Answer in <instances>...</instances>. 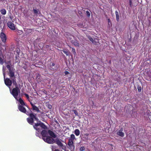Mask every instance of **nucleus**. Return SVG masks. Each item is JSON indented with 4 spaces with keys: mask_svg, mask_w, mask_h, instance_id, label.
Returning <instances> with one entry per match:
<instances>
[{
    "mask_svg": "<svg viewBox=\"0 0 151 151\" xmlns=\"http://www.w3.org/2000/svg\"><path fill=\"white\" fill-rule=\"evenodd\" d=\"M18 109L20 111L26 114L27 115L29 116V117L27 119V120L28 123L32 125L33 124L34 119L36 120L38 119V118L36 117V114H35L34 115L33 113H31V112H32L30 110V112L27 111L24 106L20 105L19 104L18 105Z\"/></svg>",
    "mask_w": 151,
    "mask_h": 151,
    "instance_id": "nucleus-1",
    "label": "nucleus"
},
{
    "mask_svg": "<svg viewBox=\"0 0 151 151\" xmlns=\"http://www.w3.org/2000/svg\"><path fill=\"white\" fill-rule=\"evenodd\" d=\"M6 64V67L9 70V75L10 78L12 79V83L14 85L15 87L18 86L16 82V80L15 79V77L14 75V70L15 69L12 66V63L10 60H9L7 62H5Z\"/></svg>",
    "mask_w": 151,
    "mask_h": 151,
    "instance_id": "nucleus-2",
    "label": "nucleus"
},
{
    "mask_svg": "<svg viewBox=\"0 0 151 151\" xmlns=\"http://www.w3.org/2000/svg\"><path fill=\"white\" fill-rule=\"evenodd\" d=\"M33 126L34 128L36 130V135L39 137H40V131L42 129H47V127L40 121H39L38 122L35 123L32 125Z\"/></svg>",
    "mask_w": 151,
    "mask_h": 151,
    "instance_id": "nucleus-3",
    "label": "nucleus"
},
{
    "mask_svg": "<svg viewBox=\"0 0 151 151\" xmlns=\"http://www.w3.org/2000/svg\"><path fill=\"white\" fill-rule=\"evenodd\" d=\"M20 93V90L18 86H16L15 88L13 89L11 93L12 95L16 99H17V97L18 94Z\"/></svg>",
    "mask_w": 151,
    "mask_h": 151,
    "instance_id": "nucleus-4",
    "label": "nucleus"
},
{
    "mask_svg": "<svg viewBox=\"0 0 151 151\" xmlns=\"http://www.w3.org/2000/svg\"><path fill=\"white\" fill-rule=\"evenodd\" d=\"M5 73L4 71L3 75L4 76V83L6 86L10 88L12 84V80H11L9 78H7L5 79Z\"/></svg>",
    "mask_w": 151,
    "mask_h": 151,
    "instance_id": "nucleus-5",
    "label": "nucleus"
},
{
    "mask_svg": "<svg viewBox=\"0 0 151 151\" xmlns=\"http://www.w3.org/2000/svg\"><path fill=\"white\" fill-rule=\"evenodd\" d=\"M68 148L71 151H74L75 148V144L71 140H68Z\"/></svg>",
    "mask_w": 151,
    "mask_h": 151,
    "instance_id": "nucleus-6",
    "label": "nucleus"
},
{
    "mask_svg": "<svg viewBox=\"0 0 151 151\" xmlns=\"http://www.w3.org/2000/svg\"><path fill=\"white\" fill-rule=\"evenodd\" d=\"M42 139L45 142L49 144H52L55 143V139L49 136H47L46 138H42Z\"/></svg>",
    "mask_w": 151,
    "mask_h": 151,
    "instance_id": "nucleus-7",
    "label": "nucleus"
},
{
    "mask_svg": "<svg viewBox=\"0 0 151 151\" xmlns=\"http://www.w3.org/2000/svg\"><path fill=\"white\" fill-rule=\"evenodd\" d=\"M8 27L12 30H14L16 29L15 26L11 21H8L7 23Z\"/></svg>",
    "mask_w": 151,
    "mask_h": 151,
    "instance_id": "nucleus-8",
    "label": "nucleus"
},
{
    "mask_svg": "<svg viewBox=\"0 0 151 151\" xmlns=\"http://www.w3.org/2000/svg\"><path fill=\"white\" fill-rule=\"evenodd\" d=\"M0 37L3 43L6 42V35L4 32H1V33Z\"/></svg>",
    "mask_w": 151,
    "mask_h": 151,
    "instance_id": "nucleus-9",
    "label": "nucleus"
},
{
    "mask_svg": "<svg viewBox=\"0 0 151 151\" xmlns=\"http://www.w3.org/2000/svg\"><path fill=\"white\" fill-rule=\"evenodd\" d=\"M60 139L56 138L54 140L55 143H56L59 147H63V144L61 142Z\"/></svg>",
    "mask_w": 151,
    "mask_h": 151,
    "instance_id": "nucleus-10",
    "label": "nucleus"
},
{
    "mask_svg": "<svg viewBox=\"0 0 151 151\" xmlns=\"http://www.w3.org/2000/svg\"><path fill=\"white\" fill-rule=\"evenodd\" d=\"M40 133V136L42 135V138H46L47 137V132L45 129L42 130V131L41 130Z\"/></svg>",
    "mask_w": 151,
    "mask_h": 151,
    "instance_id": "nucleus-11",
    "label": "nucleus"
},
{
    "mask_svg": "<svg viewBox=\"0 0 151 151\" xmlns=\"http://www.w3.org/2000/svg\"><path fill=\"white\" fill-rule=\"evenodd\" d=\"M30 104L32 107V109L33 110L36 111L37 112H40V110L32 102H30Z\"/></svg>",
    "mask_w": 151,
    "mask_h": 151,
    "instance_id": "nucleus-12",
    "label": "nucleus"
},
{
    "mask_svg": "<svg viewBox=\"0 0 151 151\" xmlns=\"http://www.w3.org/2000/svg\"><path fill=\"white\" fill-rule=\"evenodd\" d=\"M32 29H27L25 28L24 29V31L25 32V34L26 35L31 33Z\"/></svg>",
    "mask_w": 151,
    "mask_h": 151,
    "instance_id": "nucleus-13",
    "label": "nucleus"
},
{
    "mask_svg": "<svg viewBox=\"0 0 151 151\" xmlns=\"http://www.w3.org/2000/svg\"><path fill=\"white\" fill-rule=\"evenodd\" d=\"M48 132L49 134L52 138H55L56 137V135L52 131L49 130H48Z\"/></svg>",
    "mask_w": 151,
    "mask_h": 151,
    "instance_id": "nucleus-14",
    "label": "nucleus"
},
{
    "mask_svg": "<svg viewBox=\"0 0 151 151\" xmlns=\"http://www.w3.org/2000/svg\"><path fill=\"white\" fill-rule=\"evenodd\" d=\"M19 103L21 105H22V106H25L27 107V104L24 103L23 100L21 98H20L18 100Z\"/></svg>",
    "mask_w": 151,
    "mask_h": 151,
    "instance_id": "nucleus-15",
    "label": "nucleus"
},
{
    "mask_svg": "<svg viewBox=\"0 0 151 151\" xmlns=\"http://www.w3.org/2000/svg\"><path fill=\"white\" fill-rule=\"evenodd\" d=\"M115 13L116 16V20L118 22L119 21V15H120V14L117 11H115Z\"/></svg>",
    "mask_w": 151,
    "mask_h": 151,
    "instance_id": "nucleus-16",
    "label": "nucleus"
},
{
    "mask_svg": "<svg viewBox=\"0 0 151 151\" xmlns=\"http://www.w3.org/2000/svg\"><path fill=\"white\" fill-rule=\"evenodd\" d=\"M62 51L67 56H69L70 55V52L67 49H64Z\"/></svg>",
    "mask_w": 151,
    "mask_h": 151,
    "instance_id": "nucleus-17",
    "label": "nucleus"
},
{
    "mask_svg": "<svg viewBox=\"0 0 151 151\" xmlns=\"http://www.w3.org/2000/svg\"><path fill=\"white\" fill-rule=\"evenodd\" d=\"M88 39L90 40L91 41L93 44H96L97 42L95 41L96 39H93L92 37H88Z\"/></svg>",
    "mask_w": 151,
    "mask_h": 151,
    "instance_id": "nucleus-18",
    "label": "nucleus"
},
{
    "mask_svg": "<svg viewBox=\"0 0 151 151\" xmlns=\"http://www.w3.org/2000/svg\"><path fill=\"white\" fill-rule=\"evenodd\" d=\"M116 134L118 135L121 137H123L124 136V133L122 132L118 131L117 132Z\"/></svg>",
    "mask_w": 151,
    "mask_h": 151,
    "instance_id": "nucleus-19",
    "label": "nucleus"
},
{
    "mask_svg": "<svg viewBox=\"0 0 151 151\" xmlns=\"http://www.w3.org/2000/svg\"><path fill=\"white\" fill-rule=\"evenodd\" d=\"M74 133L76 136H79L80 134V130L78 129H76L75 130Z\"/></svg>",
    "mask_w": 151,
    "mask_h": 151,
    "instance_id": "nucleus-20",
    "label": "nucleus"
},
{
    "mask_svg": "<svg viewBox=\"0 0 151 151\" xmlns=\"http://www.w3.org/2000/svg\"><path fill=\"white\" fill-rule=\"evenodd\" d=\"M71 43L76 46H79V44L77 41H73L72 40L71 42Z\"/></svg>",
    "mask_w": 151,
    "mask_h": 151,
    "instance_id": "nucleus-21",
    "label": "nucleus"
},
{
    "mask_svg": "<svg viewBox=\"0 0 151 151\" xmlns=\"http://www.w3.org/2000/svg\"><path fill=\"white\" fill-rule=\"evenodd\" d=\"M50 69L52 71H54L55 70V69L54 68H52V66H54L55 65V64L54 63L51 62L50 63Z\"/></svg>",
    "mask_w": 151,
    "mask_h": 151,
    "instance_id": "nucleus-22",
    "label": "nucleus"
},
{
    "mask_svg": "<svg viewBox=\"0 0 151 151\" xmlns=\"http://www.w3.org/2000/svg\"><path fill=\"white\" fill-rule=\"evenodd\" d=\"M70 138L68 140H71L72 141L75 139V136L73 134H71L70 135Z\"/></svg>",
    "mask_w": 151,
    "mask_h": 151,
    "instance_id": "nucleus-23",
    "label": "nucleus"
},
{
    "mask_svg": "<svg viewBox=\"0 0 151 151\" xmlns=\"http://www.w3.org/2000/svg\"><path fill=\"white\" fill-rule=\"evenodd\" d=\"M0 12L3 15H5L6 14V11L4 9H3L0 10Z\"/></svg>",
    "mask_w": 151,
    "mask_h": 151,
    "instance_id": "nucleus-24",
    "label": "nucleus"
},
{
    "mask_svg": "<svg viewBox=\"0 0 151 151\" xmlns=\"http://www.w3.org/2000/svg\"><path fill=\"white\" fill-rule=\"evenodd\" d=\"M8 61H7V62ZM5 62H6V61H5L4 62V61L3 59L1 57H0V64L1 65H3L4 63H5ZM6 64V63H5ZM6 65H7L6 64H5Z\"/></svg>",
    "mask_w": 151,
    "mask_h": 151,
    "instance_id": "nucleus-25",
    "label": "nucleus"
},
{
    "mask_svg": "<svg viewBox=\"0 0 151 151\" xmlns=\"http://www.w3.org/2000/svg\"><path fill=\"white\" fill-rule=\"evenodd\" d=\"M33 11L34 12V13L35 15H37L38 14V10L33 8Z\"/></svg>",
    "mask_w": 151,
    "mask_h": 151,
    "instance_id": "nucleus-26",
    "label": "nucleus"
},
{
    "mask_svg": "<svg viewBox=\"0 0 151 151\" xmlns=\"http://www.w3.org/2000/svg\"><path fill=\"white\" fill-rule=\"evenodd\" d=\"M137 88L138 89V91L139 92H141L142 91V87L140 85H138L137 86Z\"/></svg>",
    "mask_w": 151,
    "mask_h": 151,
    "instance_id": "nucleus-27",
    "label": "nucleus"
},
{
    "mask_svg": "<svg viewBox=\"0 0 151 151\" xmlns=\"http://www.w3.org/2000/svg\"><path fill=\"white\" fill-rule=\"evenodd\" d=\"M85 150V148L84 146L81 147L79 148V151H84Z\"/></svg>",
    "mask_w": 151,
    "mask_h": 151,
    "instance_id": "nucleus-28",
    "label": "nucleus"
},
{
    "mask_svg": "<svg viewBox=\"0 0 151 151\" xmlns=\"http://www.w3.org/2000/svg\"><path fill=\"white\" fill-rule=\"evenodd\" d=\"M72 52L73 53L74 55H75L76 54V50L75 48H72Z\"/></svg>",
    "mask_w": 151,
    "mask_h": 151,
    "instance_id": "nucleus-29",
    "label": "nucleus"
},
{
    "mask_svg": "<svg viewBox=\"0 0 151 151\" xmlns=\"http://www.w3.org/2000/svg\"><path fill=\"white\" fill-rule=\"evenodd\" d=\"M72 111L74 112V113L75 114L76 116H78V113L77 112V111L75 110H72Z\"/></svg>",
    "mask_w": 151,
    "mask_h": 151,
    "instance_id": "nucleus-30",
    "label": "nucleus"
},
{
    "mask_svg": "<svg viewBox=\"0 0 151 151\" xmlns=\"http://www.w3.org/2000/svg\"><path fill=\"white\" fill-rule=\"evenodd\" d=\"M86 13L87 16L88 17H89L90 16V12L88 11H86Z\"/></svg>",
    "mask_w": 151,
    "mask_h": 151,
    "instance_id": "nucleus-31",
    "label": "nucleus"
},
{
    "mask_svg": "<svg viewBox=\"0 0 151 151\" xmlns=\"http://www.w3.org/2000/svg\"><path fill=\"white\" fill-rule=\"evenodd\" d=\"M18 32L19 35H21L23 33V31L22 30H18Z\"/></svg>",
    "mask_w": 151,
    "mask_h": 151,
    "instance_id": "nucleus-32",
    "label": "nucleus"
},
{
    "mask_svg": "<svg viewBox=\"0 0 151 151\" xmlns=\"http://www.w3.org/2000/svg\"><path fill=\"white\" fill-rule=\"evenodd\" d=\"M129 4L130 6L132 7V1L131 0H129Z\"/></svg>",
    "mask_w": 151,
    "mask_h": 151,
    "instance_id": "nucleus-33",
    "label": "nucleus"
},
{
    "mask_svg": "<svg viewBox=\"0 0 151 151\" xmlns=\"http://www.w3.org/2000/svg\"><path fill=\"white\" fill-rule=\"evenodd\" d=\"M24 94L25 95L27 98H28V97H29V95L26 93H24Z\"/></svg>",
    "mask_w": 151,
    "mask_h": 151,
    "instance_id": "nucleus-34",
    "label": "nucleus"
},
{
    "mask_svg": "<svg viewBox=\"0 0 151 151\" xmlns=\"http://www.w3.org/2000/svg\"><path fill=\"white\" fill-rule=\"evenodd\" d=\"M108 24H109V23H110V24H111V20L109 18L108 19Z\"/></svg>",
    "mask_w": 151,
    "mask_h": 151,
    "instance_id": "nucleus-35",
    "label": "nucleus"
},
{
    "mask_svg": "<svg viewBox=\"0 0 151 151\" xmlns=\"http://www.w3.org/2000/svg\"><path fill=\"white\" fill-rule=\"evenodd\" d=\"M65 75H68L69 74V73L68 71H65Z\"/></svg>",
    "mask_w": 151,
    "mask_h": 151,
    "instance_id": "nucleus-36",
    "label": "nucleus"
},
{
    "mask_svg": "<svg viewBox=\"0 0 151 151\" xmlns=\"http://www.w3.org/2000/svg\"><path fill=\"white\" fill-rule=\"evenodd\" d=\"M50 45H45V47L46 48H48L49 47H50Z\"/></svg>",
    "mask_w": 151,
    "mask_h": 151,
    "instance_id": "nucleus-37",
    "label": "nucleus"
},
{
    "mask_svg": "<svg viewBox=\"0 0 151 151\" xmlns=\"http://www.w3.org/2000/svg\"><path fill=\"white\" fill-rule=\"evenodd\" d=\"M48 107L49 109H51L52 107V106L51 105L49 104L48 105Z\"/></svg>",
    "mask_w": 151,
    "mask_h": 151,
    "instance_id": "nucleus-38",
    "label": "nucleus"
},
{
    "mask_svg": "<svg viewBox=\"0 0 151 151\" xmlns=\"http://www.w3.org/2000/svg\"><path fill=\"white\" fill-rule=\"evenodd\" d=\"M27 99L28 100V101L30 102H30H31V101H32V100H30V99H29V97H28V98H27Z\"/></svg>",
    "mask_w": 151,
    "mask_h": 151,
    "instance_id": "nucleus-39",
    "label": "nucleus"
},
{
    "mask_svg": "<svg viewBox=\"0 0 151 151\" xmlns=\"http://www.w3.org/2000/svg\"><path fill=\"white\" fill-rule=\"evenodd\" d=\"M89 134H85V135L87 137L89 136Z\"/></svg>",
    "mask_w": 151,
    "mask_h": 151,
    "instance_id": "nucleus-40",
    "label": "nucleus"
},
{
    "mask_svg": "<svg viewBox=\"0 0 151 151\" xmlns=\"http://www.w3.org/2000/svg\"><path fill=\"white\" fill-rule=\"evenodd\" d=\"M109 63L110 64H111V60H110L109 61Z\"/></svg>",
    "mask_w": 151,
    "mask_h": 151,
    "instance_id": "nucleus-41",
    "label": "nucleus"
},
{
    "mask_svg": "<svg viewBox=\"0 0 151 151\" xmlns=\"http://www.w3.org/2000/svg\"><path fill=\"white\" fill-rule=\"evenodd\" d=\"M1 16H0V20H1Z\"/></svg>",
    "mask_w": 151,
    "mask_h": 151,
    "instance_id": "nucleus-42",
    "label": "nucleus"
},
{
    "mask_svg": "<svg viewBox=\"0 0 151 151\" xmlns=\"http://www.w3.org/2000/svg\"><path fill=\"white\" fill-rule=\"evenodd\" d=\"M3 70H4V68H3Z\"/></svg>",
    "mask_w": 151,
    "mask_h": 151,
    "instance_id": "nucleus-43",
    "label": "nucleus"
},
{
    "mask_svg": "<svg viewBox=\"0 0 151 151\" xmlns=\"http://www.w3.org/2000/svg\"><path fill=\"white\" fill-rule=\"evenodd\" d=\"M110 1H111L112 0H109Z\"/></svg>",
    "mask_w": 151,
    "mask_h": 151,
    "instance_id": "nucleus-44",
    "label": "nucleus"
}]
</instances>
